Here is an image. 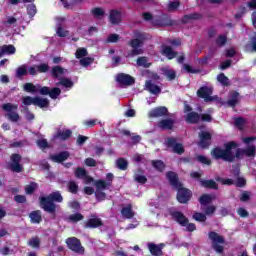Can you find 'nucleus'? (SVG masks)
Returning a JSON list of instances; mask_svg holds the SVG:
<instances>
[{
	"instance_id": "f257e3e1",
	"label": "nucleus",
	"mask_w": 256,
	"mask_h": 256,
	"mask_svg": "<svg viewBox=\"0 0 256 256\" xmlns=\"http://www.w3.org/2000/svg\"><path fill=\"white\" fill-rule=\"evenodd\" d=\"M243 143L247 145L245 150H237L236 155L234 151L237 149V143L228 142L224 145V150L221 148H215L212 151V157L215 159H223L224 161H233V159H243L246 157H255V141L256 137H246L242 139Z\"/></svg>"
},
{
	"instance_id": "f03ea898",
	"label": "nucleus",
	"mask_w": 256,
	"mask_h": 256,
	"mask_svg": "<svg viewBox=\"0 0 256 256\" xmlns=\"http://www.w3.org/2000/svg\"><path fill=\"white\" fill-rule=\"evenodd\" d=\"M167 179L173 187H176V189H178L177 199L179 203H187V201L191 199V191L187 190V188H183V184L179 182L177 174L174 172H168Z\"/></svg>"
},
{
	"instance_id": "7ed1b4c3",
	"label": "nucleus",
	"mask_w": 256,
	"mask_h": 256,
	"mask_svg": "<svg viewBox=\"0 0 256 256\" xmlns=\"http://www.w3.org/2000/svg\"><path fill=\"white\" fill-rule=\"evenodd\" d=\"M55 201L56 203H61L63 201V196H61V193L59 192H53L46 198L40 199V205L44 211H47L48 213H53L55 211V204L53 203Z\"/></svg>"
},
{
	"instance_id": "20e7f679",
	"label": "nucleus",
	"mask_w": 256,
	"mask_h": 256,
	"mask_svg": "<svg viewBox=\"0 0 256 256\" xmlns=\"http://www.w3.org/2000/svg\"><path fill=\"white\" fill-rule=\"evenodd\" d=\"M135 39L130 42V47H132V51L128 54V57H135L136 55H141L143 53V41L147 39L144 33L137 32L135 34Z\"/></svg>"
},
{
	"instance_id": "39448f33",
	"label": "nucleus",
	"mask_w": 256,
	"mask_h": 256,
	"mask_svg": "<svg viewBox=\"0 0 256 256\" xmlns=\"http://www.w3.org/2000/svg\"><path fill=\"white\" fill-rule=\"evenodd\" d=\"M172 217L173 219H175V221H177V223L182 225V227H186L187 231H195V224H189V221L187 220V218H185L183 214H181V212H173Z\"/></svg>"
},
{
	"instance_id": "423d86ee",
	"label": "nucleus",
	"mask_w": 256,
	"mask_h": 256,
	"mask_svg": "<svg viewBox=\"0 0 256 256\" xmlns=\"http://www.w3.org/2000/svg\"><path fill=\"white\" fill-rule=\"evenodd\" d=\"M209 238L213 243V249L216 250V253H223V243H225L223 237L219 236V234L215 232H211L209 234Z\"/></svg>"
},
{
	"instance_id": "0eeeda50",
	"label": "nucleus",
	"mask_w": 256,
	"mask_h": 256,
	"mask_svg": "<svg viewBox=\"0 0 256 256\" xmlns=\"http://www.w3.org/2000/svg\"><path fill=\"white\" fill-rule=\"evenodd\" d=\"M2 109L6 111L7 117L10 121H13V122L19 121V114L17 113V105L7 103L2 106Z\"/></svg>"
},
{
	"instance_id": "6e6552de",
	"label": "nucleus",
	"mask_w": 256,
	"mask_h": 256,
	"mask_svg": "<svg viewBox=\"0 0 256 256\" xmlns=\"http://www.w3.org/2000/svg\"><path fill=\"white\" fill-rule=\"evenodd\" d=\"M111 183H107L105 180H99L96 182V199H98V201H105V193H103V191H105V189H107V187H110Z\"/></svg>"
},
{
	"instance_id": "1a4fd4ad",
	"label": "nucleus",
	"mask_w": 256,
	"mask_h": 256,
	"mask_svg": "<svg viewBox=\"0 0 256 256\" xmlns=\"http://www.w3.org/2000/svg\"><path fill=\"white\" fill-rule=\"evenodd\" d=\"M191 106H189L187 103L184 104V112L186 113V121L187 123H197L200 121L201 117H199V114L196 112H191Z\"/></svg>"
},
{
	"instance_id": "9d476101",
	"label": "nucleus",
	"mask_w": 256,
	"mask_h": 256,
	"mask_svg": "<svg viewBox=\"0 0 256 256\" xmlns=\"http://www.w3.org/2000/svg\"><path fill=\"white\" fill-rule=\"evenodd\" d=\"M66 243L71 251H75V253H85V249H83L81 242H79L77 238H68Z\"/></svg>"
},
{
	"instance_id": "9b49d317",
	"label": "nucleus",
	"mask_w": 256,
	"mask_h": 256,
	"mask_svg": "<svg viewBox=\"0 0 256 256\" xmlns=\"http://www.w3.org/2000/svg\"><path fill=\"white\" fill-rule=\"evenodd\" d=\"M21 161V156L19 154H13L11 156V161H10V169L12 171H15L16 173H21L22 167L21 164H19Z\"/></svg>"
},
{
	"instance_id": "f8f14e48",
	"label": "nucleus",
	"mask_w": 256,
	"mask_h": 256,
	"mask_svg": "<svg viewBox=\"0 0 256 256\" xmlns=\"http://www.w3.org/2000/svg\"><path fill=\"white\" fill-rule=\"evenodd\" d=\"M213 93L212 87H202L198 90L197 95L204 99V101H213V97H211Z\"/></svg>"
},
{
	"instance_id": "ddd939ff",
	"label": "nucleus",
	"mask_w": 256,
	"mask_h": 256,
	"mask_svg": "<svg viewBox=\"0 0 256 256\" xmlns=\"http://www.w3.org/2000/svg\"><path fill=\"white\" fill-rule=\"evenodd\" d=\"M165 144L167 145V147H172L174 153H178V155H181V153H183V151H185L183 149V145L177 143V140H175V138H168L166 140Z\"/></svg>"
},
{
	"instance_id": "4468645a",
	"label": "nucleus",
	"mask_w": 256,
	"mask_h": 256,
	"mask_svg": "<svg viewBox=\"0 0 256 256\" xmlns=\"http://www.w3.org/2000/svg\"><path fill=\"white\" fill-rule=\"evenodd\" d=\"M116 81L120 85H133V83H135V79L127 74H118L116 76Z\"/></svg>"
},
{
	"instance_id": "2eb2a0df",
	"label": "nucleus",
	"mask_w": 256,
	"mask_h": 256,
	"mask_svg": "<svg viewBox=\"0 0 256 256\" xmlns=\"http://www.w3.org/2000/svg\"><path fill=\"white\" fill-rule=\"evenodd\" d=\"M199 147L206 149L208 145H211V134L209 132H202L200 135Z\"/></svg>"
},
{
	"instance_id": "dca6fc26",
	"label": "nucleus",
	"mask_w": 256,
	"mask_h": 256,
	"mask_svg": "<svg viewBox=\"0 0 256 256\" xmlns=\"http://www.w3.org/2000/svg\"><path fill=\"white\" fill-rule=\"evenodd\" d=\"M75 175L78 179H83L84 183H91L93 181V178L87 176V172L83 168H77Z\"/></svg>"
},
{
	"instance_id": "f3484780",
	"label": "nucleus",
	"mask_w": 256,
	"mask_h": 256,
	"mask_svg": "<svg viewBox=\"0 0 256 256\" xmlns=\"http://www.w3.org/2000/svg\"><path fill=\"white\" fill-rule=\"evenodd\" d=\"M163 115H167L166 107H158L149 112V117H163Z\"/></svg>"
},
{
	"instance_id": "a211bd4d",
	"label": "nucleus",
	"mask_w": 256,
	"mask_h": 256,
	"mask_svg": "<svg viewBox=\"0 0 256 256\" xmlns=\"http://www.w3.org/2000/svg\"><path fill=\"white\" fill-rule=\"evenodd\" d=\"M143 18L145 21H151L153 25H158L159 27L165 25L161 20H159L157 17L152 16L150 13H144Z\"/></svg>"
},
{
	"instance_id": "6ab92c4d",
	"label": "nucleus",
	"mask_w": 256,
	"mask_h": 256,
	"mask_svg": "<svg viewBox=\"0 0 256 256\" xmlns=\"http://www.w3.org/2000/svg\"><path fill=\"white\" fill-rule=\"evenodd\" d=\"M110 22L113 25H117L118 23H121V12L117 10H112L110 12Z\"/></svg>"
},
{
	"instance_id": "aec40b11",
	"label": "nucleus",
	"mask_w": 256,
	"mask_h": 256,
	"mask_svg": "<svg viewBox=\"0 0 256 256\" xmlns=\"http://www.w3.org/2000/svg\"><path fill=\"white\" fill-rule=\"evenodd\" d=\"M148 249L150 253H152L153 255L159 256V255H162L163 253L161 251L163 249V244H159V245L149 244Z\"/></svg>"
},
{
	"instance_id": "412c9836",
	"label": "nucleus",
	"mask_w": 256,
	"mask_h": 256,
	"mask_svg": "<svg viewBox=\"0 0 256 256\" xmlns=\"http://www.w3.org/2000/svg\"><path fill=\"white\" fill-rule=\"evenodd\" d=\"M51 159L54 163H63V161L69 159V152H62L58 155L51 156Z\"/></svg>"
},
{
	"instance_id": "4be33fe9",
	"label": "nucleus",
	"mask_w": 256,
	"mask_h": 256,
	"mask_svg": "<svg viewBox=\"0 0 256 256\" xmlns=\"http://www.w3.org/2000/svg\"><path fill=\"white\" fill-rule=\"evenodd\" d=\"M162 55L167 57V59H175L177 57V53L173 52V49L169 46H163Z\"/></svg>"
},
{
	"instance_id": "5701e85b",
	"label": "nucleus",
	"mask_w": 256,
	"mask_h": 256,
	"mask_svg": "<svg viewBox=\"0 0 256 256\" xmlns=\"http://www.w3.org/2000/svg\"><path fill=\"white\" fill-rule=\"evenodd\" d=\"M71 137V130L62 129L59 130L58 133L55 135V139H61L65 141V139H69Z\"/></svg>"
},
{
	"instance_id": "b1692460",
	"label": "nucleus",
	"mask_w": 256,
	"mask_h": 256,
	"mask_svg": "<svg viewBox=\"0 0 256 256\" xmlns=\"http://www.w3.org/2000/svg\"><path fill=\"white\" fill-rule=\"evenodd\" d=\"M15 53V46L5 45L0 48V55H13Z\"/></svg>"
},
{
	"instance_id": "393cba45",
	"label": "nucleus",
	"mask_w": 256,
	"mask_h": 256,
	"mask_svg": "<svg viewBox=\"0 0 256 256\" xmlns=\"http://www.w3.org/2000/svg\"><path fill=\"white\" fill-rule=\"evenodd\" d=\"M146 89H148L150 93H153V95H159V93H161V88L151 82H146Z\"/></svg>"
},
{
	"instance_id": "a878e982",
	"label": "nucleus",
	"mask_w": 256,
	"mask_h": 256,
	"mask_svg": "<svg viewBox=\"0 0 256 256\" xmlns=\"http://www.w3.org/2000/svg\"><path fill=\"white\" fill-rule=\"evenodd\" d=\"M34 105H36L37 107H40V109H43V107L49 106V100L41 97H35Z\"/></svg>"
},
{
	"instance_id": "bb28decb",
	"label": "nucleus",
	"mask_w": 256,
	"mask_h": 256,
	"mask_svg": "<svg viewBox=\"0 0 256 256\" xmlns=\"http://www.w3.org/2000/svg\"><path fill=\"white\" fill-rule=\"evenodd\" d=\"M174 122L171 119L162 120L158 123L160 129H173Z\"/></svg>"
},
{
	"instance_id": "cd10ccee",
	"label": "nucleus",
	"mask_w": 256,
	"mask_h": 256,
	"mask_svg": "<svg viewBox=\"0 0 256 256\" xmlns=\"http://www.w3.org/2000/svg\"><path fill=\"white\" fill-rule=\"evenodd\" d=\"M24 91H26V93H37L39 91V84L34 85L33 83H26L24 85Z\"/></svg>"
},
{
	"instance_id": "c85d7f7f",
	"label": "nucleus",
	"mask_w": 256,
	"mask_h": 256,
	"mask_svg": "<svg viewBox=\"0 0 256 256\" xmlns=\"http://www.w3.org/2000/svg\"><path fill=\"white\" fill-rule=\"evenodd\" d=\"M101 226V219L99 218H91L89 219L87 222H86V227H92V228H95V227H99Z\"/></svg>"
},
{
	"instance_id": "c756f323",
	"label": "nucleus",
	"mask_w": 256,
	"mask_h": 256,
	"mask_svg": "<svg viewBox=\"0 0 256 256\" xmlns=\"http://www.w3.org/2000/svg\"><path fill=\"white\" fill-rule=\"evenodd\" d=\"M121 214L123 217H125V219H131V217H133V215H134L133 210H131L130 205L124 207L121 211Z\"/></svg>"
},
{
	"instance_id": "7c9ffc66",
	"label": "nucleus",
	"mask_w": 256,
	"mask_h": 256,
	"mask_svg": "<svg viewBox=\"0 0 256 256\" xmlns=\"http://www.w3.org/2000/svg\"><path fill=\"white\" fill-rule=\"evenodd\" d=\"M65 73H67V70L63 69L59 66H56L52 69V75L54 77H63V75H65Z\"/></svg>"
},
{
	"instance_id": "2f4dec72",
	"label": "nucleus",
	"mask_w": 256,
	"mask_h": 256,
	"mask_svg": "<svg viewBox=\"0 0 256 256\" xmlns=\"http://www.w3.org/2000/svg\"><path fill=\"white\" fill-rule=\"evenodd\" d=\"M237 103H239V93L233 92L230 96V99L228 100V105H230V107H233L237 105Z\"/></svg>"
},
{
	"instance_id": "473e14b6",
	"label": "nucleus",
	"mask_w": 256,
	"mask_h": 256,
	"mask_svg": "<svg viewBox=\"0 0 256 256\" xmlns=\"http://www.w3.org/2000/svg\"><path fill=\"white\" fill-rule=\"evenodd\" d=\"M202 187H207L208 189H217V183L213 180H201Z\"/></svg>"
},
{
	"instance_id": "72a5a7b5",
	"label": "nucleus",
	"mask_w": 256,
	"mask_h": 256,
	"mask_svg": "<svg viewBox=\"0 0 256 256\" xmlns=\"http://www.w3.org/2000/svg\"><path fill=\"white\" fill-rule=\"evenodd\" d=\"M58 85H61L65 89H71V87H73V81L69 78H62Z\"/></svg>"
},
{
	"instance_id": "f704fd0d",
	"label": "nucleus",
	"mask_w": 256,
	"mask_h": 256,
	"mask_svg": "<svg viewBox=\"0 0 256 256\" xmlns=\"http://www.w3.org/2000/svg\"><path fill=\"white\" fill-rule=\"evenodd\" d=\"M30 219L32 223H41V212L34 211L30 213Z\"/></svg>"
},
{
	"instance_id": "c9c22d12",
	"label": "nucleus",
	"mask_w": 256,
	"mask_h": 256,
	"mask_svg": "<svg viewBox=\"0 0 256 256\" xmlns=\"http://www.w3.org/2000/svg\"><path fill=\"white\" fill-rule=\"evenodd\" d=\"M162 71H163L165 77H167V79L169 81H173V79H175L176 74L173 70H171L169 68H164V69H162Z\"/></svg>"
},
{
	"instance_id": "e433bc0d",
	"label": "nucleus",
	"mask_w": 256,
	"mask_h": 256,
	"mask_svg": "<svg viewBox=\"0 0 256 256\" xmlns=\"http://www.w3.org/2000/svg\"><path fill=\"white\" fill-rule=\"evenodd\" d=\"M28 245L32 247V249H39V245H41V240L38 237L31 238L28 241Z\"/></svg>"
},
{
	"instance_id": "4c0bfd02",
	"label": "nucleus",
	"mask_w": 256,
	"mask_h": 256,
	"mask_svg": "<svg viewBox=\"0 0 256 256\" xmlns=\"http://www.w3.org/2000/svg\"><path fill=\"white\" fill-rule=\"evenodd\" d=\"M92 14L94 17H96V19H101L105 15V10L102 8H94L92 9Z\"/></svg>"
},
{
	"instance_id": "58836bf2",
	"label": "nucleus",
	"mask_w": 256,
	"mask_h": 256,
	"mask_svg": "<svg viewBox=\"0 0 256 256\" xmlns=\"http://www.w3.org/2000/svg\"><path fill=\"white\" fill-rule=\"evenodd\" d=\"M116 165L118 167V169H121L122 171H125V169H127V160L120 158L116 161Z\"/></svg>"
},
{
	"instance_id": "ea45409f",
	"label": "nucleus",
	"mask_w": 256,
	"mask_h": 256,
	"mask_svg": "<svg viewBox=\"0 0 256 256\" xmlns=\"http://www.w3.org/2000/svg\"><path fill=\"white\" fill-rule=\"evenodd\" d=\"M199 201L201 205H208V203H211V201H213V196L205 194L200 198Z\"/></svg>"
},
{
	"instance_id": "a19ab883",
	"label": "nucleus",
	"mask_w": 256,
	"mask_h": 256,
	"mask_svg": "<svg viewBox=\"0 0 256 256\" xmlns=\"http://www.w3.org/2000/svg\"><path fill=\"white\" fill-rule=\"evenodd\" d=\"M137 65L139 67H149V65H151V63H149V60L145 57H140L137 60Z\"/></svg>"
},
{
	"instance_id": "79ce46f5",
	"label": "nucleus",
	"mask_w": 256,
	"mask_h": 256,
	"mask_svg": "<svg viewBox=\"0 0 256 256\" xmlns=\"http://www.w3.org/2000/svg\"><path fill=\"white\" fill-rule=\"evenodd\" d=\"M27 73H28V68L27 66L23 65L17 69L16 75L17 77H23L24 75H27Z\"/></svg>"
},
{
	"instance_id": "37998d69",
	"label": "nucleus",
	"mask_w": 256,
	"mask_h": 256,
	"mask_svg": "<svg viewBox=\"0 0 256 256\" xmlns=\"http://www.w3.org/2000/svg\"><path fill=\"white\" fill-rule=\"evenodd\" d=\"M48 95L51 97V99H57V97L61 95V89L53 88L51 91L49 90Z\"/></svg>"
},
{
	"instance_id": "c03bdc74",
	"label": "nucleus",
	"mask_w": 256,
	"mask_h": 256,
	"mask_svg": "<svg viewBox=\"0 0 256 256\" xmlns=\"http://www.w3.org/2000/svg\"><path fill=\"white\" fill-rule=\"evenodd\" d=\"M217 81L221 83V85L227 86L229 85V78L225 76V74H220L217 76Z\"/></svg>"
},
{
	"instance_id": "a18cd8bd",
	"label": "nucleus",
	"mask_w": 256,
	"mask_h": 256,
	"mask_svg": "<svg viewBox=\"0 0 256 256\" xmlns=\"http://www.w3.org/2000/svg\"><path fill=\"white\" fill-rule=\"evenodd\" d=\"M152 165L157 171H163L165 169V164L161 160L153 161Z\"/></svg>"
},
{
	"instance_id": "49530a36",
	"label": "nucleus",
	"mask_w": 256,
	"mask_h": 256,
	"mask_svg": "<svg viewBox=\"0 0 256 256\" xmlns=\"http://www.w3.org/2000/svg\"><path fill=\"white\" fill-rule=\"evenodd\" d=\"M76 58L77 59H83V57H87V49L85 48H79L77 51H76Z\"/></svg>"
},
{
	"instance_id": "de8ad7c7",
	"label": "nucleus",
	"mask_w": 256,
	"mask_h": 256,
	"mask_svg": "<svg viewBox=\"0 0 256 256\" xmlns=\"http://www.w3.org/2000/svg\"><path fill=\"white\" fill-rule=\"evenodd\" d=\"M83 216L80 213L72 214L69 216V221L72 223H77V221H82Z\"/></svg>"
},
{
	"instance_id": "09e8293b",
	"label": "nucleus",
	"mask_w": 256,
	"mask_h": 256,
	"mask_svg": "<svg viewBox=\"0 0 256 256\" xmlns=\"http://www.w3.org/2000/svg\"><path fill=\"white\" fill-rule=\"evenodd\" d=\"M193 219H195V221H199L200 223H203L204 221L207 220V217L202 213H195L193 215Z\"/></svg>"
},
{
	"instance_id": "8fccbe9b",
	"label": "nucleus",
	"mask_w": 256,
	"mask_h": 256,
	"mask_svg": "<svg viewBox=\"0 0 256 256\" xmlns=\"http://www.w3.org/2000/svg\"><path fill=\"white\" fill-rule=\"evenodd\" d=\"M36 189H37V184L30 183L28 186H26L25 191L27 195H31V193H33V191H35Z\"/></svg>"
},
{
	"instance_id": "3c124183",
	"label": "nucleus",
	"mask_w": 256,
	"mask_h": 256,
	"mask_svg": "<svg viewBox=\"0 0 256 256\" xmlns=\"http://www.w3.org/2000/svg\"><path fill=\"white\" fill-rule=\"evenodd\" d=\"M24 105H35V98L31 96H26L23 98Z\"/></svg>"
},
{
	"instance_id": "603ef678",
	"label": "nucleus",
	"mask_w": 256,
	"mask_h": 256,
	"mask_svg": "<svg viewBox=\"0 0 256 256\" xmlns=\"http://www.w3.org/2000/svg\"><path fill=\"white\" fill-rule=\"evenodd\" d=\"M235 125H236V127H238V129H243V127L245 126V119L236 118Z\"/></svg>"
},
{
	"instance_id": "864d4df0",
	"label": "nucleus",
	"mask_w": 256,
	"mask_h": 256,
	"mask_svg": "<svg viewBox=\"0 0 256 256\" xmlns=\"http://www.w3.org/2000/svg\"><path fill=\"white\" fill-rule=\"evenodd\" d=\"M91 63H93V58H83L80 60V65H82L83 67L91 65Z\"/></svg>"
},
{
	"instance_id": "5fc2aeb1",
	"label": "nucleus",
	"mask_w": 256,
	"mask_h": 256,
	"mask_svg": "<svg viewBox=\"0 0 256 256\" xmlns=\"http://www.w3.org/2000/svg\"><path fill=\"white\" fill-rule=\"evenodd\" d=\"M36 67L38 69V73H47V71H49V66L47 64H40Z\"/></svg>"
},
{
	"instance_id": "6e6d98bb",
	"label": "nucleus",
	"mask_w": 256,
	"mask_h": 256,
	"mask_svg": "<svg viewBox=\"0 0 256 256\" xmlns=\"http://www.w3.org/2000/svg\"><path fill=\"white\" fill-rule=\"evenodd\" d=\"M197 160L200 163H203L204 165H211V160H209V158L205 157V156H198Z\"/></svg>"
},
{
	"instance_id": "4d7b16f0",
	"label": "nucleus",
	"mask_w": 256,
	"mask_h": 256,
	"mask_svg": "<svg viewBox=\"0 0 256 256\" xmlns=\"http://www.w3.org/2000/svg\"><path fill=\"white\" fill-rule=\"evenodd\" d=\"M49 87L47 86H44V87H41V85H39V89L37 91V93H40V95H49Z\"/></svg>"
},
{
	"instance_id": "13d9d810",
	"label": "nucleus",
	"mask_w": 256,
	"mask_h": 256,
	"mask_svg": "<svg viewBox=\"0 0 256 256\" xmlns=\"http://www.w3.org/2000/svg\"><path fill=\"white\" fill-rule=\"evenodd\" d=\"M108 43H117V41H119V35L117 34H111L108 39H107Z\"/></svg>"
},
{
	"instance_id": "bf43d9fd",
	"label": "nucleus",
	"mask_w": 256,
	"mask_h": 256,
	"mask_svg": "<svg viewBox=\"0 0 256 256\" xmlns=\"http://www.w3.org/2000/svg\"><path fill=\"white\" fill-rule=\"evenodd\" d=\"M68 189H69L70 193H75L78 189V186L75 182H70L68 184Z\"/></svg>"
},
{
	"instance_id": "052dcab7",
	"label": "nucleus",
	"mask_w": 256,
	"mask_h": 256,
	"mask_svg": "<svg viewBox=\"0 0 256 256\" xmlns=\"http://www.w3.org/2000/svg\"><path fill=\"white\" fill-rule=\"evenodd\" d=\"M179 7V1L170 2L168 5L169 11H175Z\"/></svg>"
},
{
	"instance_id": "680f3d73",
	"label": "nucleus",
	"mask_w": 256,
	"mask_h": 256,
	"mask_svg": "<svg viewBox=\"0 0 256 256\" xmlns=\"http://www.w3.org/2000/svg\"><path fill=\"white\" fill-rule=\"evenodd\" d=\"M57 35L59 37H67V35H69V32L64 30L63 28H58L57 29Z\"/></svg>"
},
{
	"instance_id": "e2e57ef3",
	"label": "nucleus",
	"mask_w": 256,
	"mask_h": 256,
	"mask_svg": "<svg viewBox=\"0 0 256 256\" xmlns=\"http://www.w3.org/2000/svg\"><path fill=\"white\" fill-rule=\"evenodd\" d=\"M245 178H237L235 185L236 187H245Z\"/></svg>"
},
{
	"instance_id": "0e129e2a",
	"label": "nucleus",
	"mask_w": 256,
	"mask_h": 256,
	"mask_svg": "<svg viewBox=\"0 0 256 256\" xmlns=\"http://www.w3.org/2000/svg\"><path fill=\"white\" fill-rule=\"evenodd\" d=\"M37 145H38V147H40V149H45L48 145L47 140H45V139L38 140Z\"/></svg>"
},
{
	"instance_id": "69168bd1",
	"label": "nucleus",
	"mask_w": 256,
	"mask_h": 256,
	"mask_svg": "<svg viewBox=\"0 0 256 256\" xmlns=\"http://www.w3.org/2000/svg\"><path fill=\"white\" fill-rule=\"evenodd\" d=\"M135 181H137L138 183H145L147 181V178H145V176L143 175L136 174Z\"/></svg>"
},
{
	"instance_id": "338daca9",
	"label": "nucleus",
	"mask_w": 256,
	"mask_h": 256,
	"mask_svg": "<svg viewBox=\"0 0 256 256\" xmlns=\"http://www.w3.org/2000/svg\"><path fill=\"white\" fill-rule=\"evenodd\" d=\"M96 164L97 162H95V160L92 158H87L85 160V165H87L88 167H95Z\"/></svg>"
},
{
	"instance_id": "774afa93",
	"label": "nucleus",
	"mask_w": 256,
	"mask_h": 256,
	"mask_svg": "<svg viewBox=\"0 0 256 256\" xmlns=\"http://www.w3.org/2000/svg\"><path fill=\"white\" fill-rule=\"evenodd\" d=\"M251 194L249 192H243L240 196V201H249Z\"/></svg>"
}]
</instances>
